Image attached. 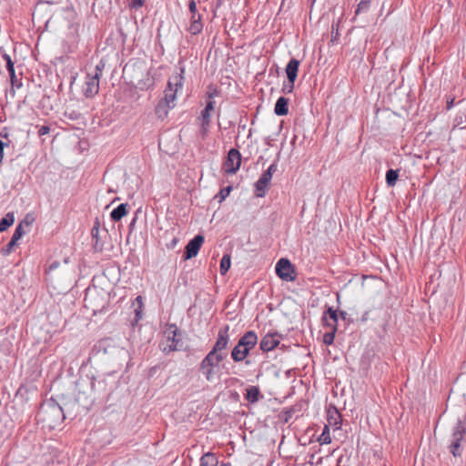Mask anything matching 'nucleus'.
I'll return each instance as SVG.
<instances>
[{"mask_svg":"<svg viewBox=\"0 0 466 466\" xmlns=\"http://www.w3.org/2000/svg\"><path fill=\"white\" fill-rule=\"evenodd\" d=\"M60 407L64 410L65 415L66 414H73L76 413V408L79 407L78 402L76 401V398L73 400L71 398H67L65 396H62L60 399Z\"/></svg>","mask_w":466,"mask_h":466,"instance_id":"nucleus-20","label":"nucleus"},{"mask_svg":"<svg viewBox=\"0 0 466 466\" xmlns=\"http://www.w3.org/2000/svg\"><path fill=\"white\" fill-rule=\"evenodd\" d=\"M97 74H87L83 88L86 97H94L99 91V81Z\"/></svg>","mask_w":466,"mask_h":466,"instance_id":"nucleus-13","label":"nucleus"},{"mask_svg":"<svg viewBox=\"0 0 466 466\" xmlns=\"http://www.w3.org/2000/svg\"><path fill=\"white\" fill-rule=\"evenodd\" d=\"M172 134L170 131H166L160 135L158 140L159 149L168 156L175 153V147L172 145Z\"/></svg>","mask_w":466,"mask_h":466,"instance_id":"nucleus-18","label":"nucleus"},{"mask_svg":"<svg viewBox=\"0 0 466 466\" xmlns=\"http://www.w3.org/2000/svg\"><path fill=\"white\" fill-rule=\"evenodd\" d=\"M105 67V63L100 61L95 67V72L93 74H97L98 78L100 79L102 76L103 69Z\"/></svg>","mask_w":466,"mask_h":466,"instance_id":"nucleus-39","label":"nucleus"},{"mask_svg":"<svg viewBox=\"0 0 466 466\" xmlns=\"http://www.w3.org/2000/svg\"><path fill=\"white\" fill-rule=\"evenodd\" d=\"M319 442L320 444H329L331 442V437L329 433V428L328 425L324 426V429L322 431V433L319 437Z\"/></svg>","mask_w":466,"mask_h":466,"instance_id":"nucleus-31","label":"nucleus"},{"mask_svg":"<svg viewBox=\"0 0 466 466\" xmlns=\"http://www.w3.org/2000/svg\"><path fill=\"white\" fill-rule=\"evenodd\" d=\"M299 64V61L295 58L290 59L289 62L288 63L286 66V74L289 82L295 83L298 76Z\"/></svg>","mask_w":466,"mask_h":466,"instance_id":"nucleus-21","label":"nucleus"},{"mask_svg":"<svg viewBox=\"0 0 466 466\" xmlns=\"http://www.w3.org/2000/svg\"><path fill=\"white\" fill-rule=\"evenodd\" d=\"M180 71H181V74H180V79H183L184 76H183V74H184V68L183 67H180Z\"/></svg>","mask_w":466,"mask_h":466,"instance_id":"nucleus-49","label":"nucleus"},{"mask_svg":"<svg viewBox=\"0 0 466 466\" xmlns=\"http://www.w3.org/2000/svg\"><path fill=\"white\" fill-rule=\"evenodd\" d=\"M173 325L164 331L163 339L159 343L160 350L165 353H169L175 350V329Z\"/></svg>","mask_w":466,"mask_h":466,"instance_id":"nucleus-14","label":"nucleus"},{"mask_svg":"<svg viewBox=\"0 0 466 466\" xmlns=\"http://www.w3.org/2000/svg\"><path fill=\"white\" fill-rule=\"evenodd\" d=\"M176 86H177V93L178 92V88H180L182 86V83H177L176 84Z\"/></svg>","mask_w":466,"mask_h":466,"instance_id":"nucleus-48","label":"nucleus"},{"mask_svg":"<svg viewBox=\"0 0 466 466\" xmlns=\"http://www.w3.org/2000/svg\"><path fill=\"white\" fill-rule=\"evenodd\" d=\"M153 85H154V78L149 74H147L144 78L140 79L137 82V86L140 90H147L150 87H152Z\"/></svg>","mask_w":466,"mask_h":466,"instance_id":"nucleus-29","label":"nucleus"},{"mask_svg":"<svg viewBox=\"0 0 466 466\" xmlns=\"http://www.w3.org/2000/svg\"><path fill=\"white\" fill-rule=\"evenodd\" d=\"M92 246L96 252H101L104 248V241L100 237L99 222L96 220L91 229Z\"/></svg>","mask_w":466,"mask_h":466,"instance_id":"nucleus-19","label":"nucleus"},{"mask_svg":"<svg viewBox=\"0 0 466 466\" xmlns=\"http://www.w3.org/2000/svg\"><path fill=\"white\" fill-rule=\"evenodd\" d=\"M188 8L191 13H197V4L194 0H191L188 5Z\"/></svg>","mask_w":466,"mask_h":466,"instance_id":"nucleus-41","label":"nucleus"},{"mask_svg":"<svg viewBox=\"0 0 466 466\" xmlns=\"http://www.w3.org/2000/svg\"><path fill=\"white\" fill-rule=\"evenodd\" d=\"M258 343V336L254 331L246 332L238 340V344L231 351V358L235 362L243 361L250 350Z\"/></svg>","mask_w":466,"mask_h":466,"instance_id":"nucleus-3","label":"nucleus"},{"mask_svg":"<svg viewBox=\"0 0 466 466\" xmlns=\"http://www.w3.org/2000/svg\"><path fill=\"white\" fill-rule=\"evenodd\" d=\"M280 339L277 332L266 334L260 340V350L265 352L273 350L280 343Z\"/></svg>","mask_w":466,"mask_h":466,"instance_id":"nucleus-15","label":"nucleus"},{"mask_svg":"<svg viewBox=\"0 0 466 466\" xmlns=\"http://www.w3.org/2000/svg\"><path fill=\"white\" fill-rule=\"evenodd\" d=\"M200 19H201V17H200L199 14L191 13V18H190L191 23L189 25V31L191 34L197 35L202 30L203 25H202Z\"/></svg>","mask_w":466,"mask_h":466,"instance_id":"nucleus-25","label":"nucleus"},{"mask_svg":"<svg viewBox=\"0 0 466 466\" xmlns=\"http://www.w3.org/2000/svg\"><path fill=\"white\" fill-rule=\"evenodd\" d=\"M15 245L16 242L11 238L9 243L3 248V254L9 255L13 251V248Z\"/></svg>","mask_w":466,"mask_h":466,"instance_id":"nucleus-38","label":"nucleus"},{"mask_svg":"<svg viewBox=\"0 0 466 466\" xmlns=\"http://www.w3.org/2000/svg\"><path fill=\"white\" fill-rule=\"evenodd\" d=\"M165 219L158 220V239L161 245L172 249L175 247V212L167 208Z\"/></svg>","mask_w":466,"mask_h":466,"instance_id":"nucleus-2","label":"nucleus"},{"mask_svg":"<svg viewBox=\"0 0 466 466\" xmlns=\"http://www.w3.org/2000/svg\"><path fill=\"white\" fill-rule=\"evenodd\" d=\"M226 357L225 353H218L210 350L201 361L200 369L208 380L214 376V368L217 367Z\"/></svg>","mask_w":466,"mask_h":466,"instance_id":"nucleus-5","label":"nucleus"},{"mask_svg":"<svg viewBox=\"0 0 466 466\" xmlns=\"http://www.w3.org/2000/svg\"><path fill=\"white\" fill-rule=\"evenodd\" d=\"M276 274L279 279L286 281L295 279V270L288 258H280L276 264Z\"/></svg>","mask_w":466,"mask_h":466,"instance_id":"nucleus-10","label":"nucleus"},{"mask_svg":"<svg viewBox=\"0 0 466 466\" xmlns=\"http://www.w3.org/2000/svg\"><path fill=\"white\" fill-rule=\"evenodd\" d=\"M339 317H340L341 319H346V317H347V313H346L345 311H341V312L339 313Z\"/></svg>","mask_w":466,"mask_h":466,"instance_id":"nucleus-45","label":"nucleus"},{"mask_svg":"<svg viewBox=\"0 0 466 466\" xmlns=\"http://www.w3.org/2000/svg\"><path fill=\"white\" fill-rule=\"evenodd\" d=\"M228 331L229 327L228 325L218 330L217 341L211 350L218 353H224L223 351L227 349L229 341Z\"/></svg>","mask_w":466,"mask_h":466,"instance_id":"nucleus-16","label":"nucleus"},{"mask_svg":"<svg viewBox=\"0 0 466 466\" xmlns=\"http://www.w3.org/2000/svg\"><path fill=\"white\" fill-rule=\"evenodd\" d=\"M398 172L394 169H389L386 173V182L389 187H393L398 179Z\"/></svg>","mask_w":466,"mask_h":466,"instance_id":"nucleus-30","label":"nucleus"},{"mask_svg":"<svg viewBox=\"0 0 466 466\" xmlns=\"http://www.w3.org/2000/svg\"><path fill=\"white\" fill-rule=\"evenodd\" d=\"M277 168L276 164H271L268 168L263 172L255 186L257 197L262 198L266 195L268 187L272 179L273 174L277 171Z\"/></svg>","mask_w":466,"mask_h":466,"instance_id":"nucleus-8","label":"nucleus"},{"mask_svg":"<svg viewBox=\"0 0 466 466\" xmlns=\"http://www.w3.org/2000/svg\"><path fill=\"white\" fill-rule=\"evenodd\" d=\"M175 101V91L172 88V82H167V87L165 90V96L161 99L156 106V115L160 119H165L167 116L168 110L173 107L170 104Z\"/></svg>","mask_w":466,"mask_h":466,"instance_id":"nucleus-6","label":"nucleus"},{"mask_svg":"<svg viewBox=\"0 0 466 466\" xmlns=\"http://www.w3.org/2000/svg\"><path fill=\"white\" fill-rule=\"evenodd\" d=\"M215 110V102L209 100L205 108L201 111L200 115L197 117L196 122L198 126V133L202 139H205L209 131L211 116Z\"/></svg>","mask_w":466,"mask_h":466,"instance_id":"nucleus-4","label":"nucleus"},{"mask_svg":"<svg viewBox=\"0 0 466 466\" xmlns=\"http://www.w3.org/2000/svg\"><path fill=\"white\" fill-rule=\"evenodd\" d=\"M38 415L49 428H56L66 419L60 404L53 398L42 404Z\"/></svg>","mask_w":466,"mask_h":466,"instance_id":"nucleus-1","label":"nucleus"},{"mask_svg":"<svg viewBox=\"0 0 466 466\" xmlns=\"http://www.w3.org/2000/svg\"><path fill=\"white\" fill-rule=\"evenodd\" d=\"M218 459L214 453L207 452L200 458L199 466H218Z\"/></svg>","mask_w":466,"mask_h":466,"instance_id":"nucleus-26","label":"nucleus"},{"mask_svg":"<svg viewBox=\"0 0 466 466\" xmlns=\"http://www.w3.org/2000/svg\"><path fill=\"white\" fill-rule=\"evenodd\" d=\"M464 434L465 428L461 422L459 421L453 429L452 440L450 445L451 452L454 457H460L461 455L462 448L461 443L463 441Z\"/></svg>","mask_w":466,"mask_h":466,"instance_id":"nucleus-9","label":"nucleus"},{"mask_svg":"<svg viewBox=\"0 0 466 466\" xmlns=\"http://www.w3.org/2000/svg\"><path fill=\"white\" fill-rule=\"evenodd\" d=\"M274 112L278 116H286L289 113V99L280 96L275 105Z\"/></svg>","mask_w":466,"mask_h":466,"instance_id":"nucleus-22","label":"nucleus"},{"mask_svg":"<svg viewBox=\"0 0 466 466\" xmlns=\"http://www.w3.org/2000/svg\"><path fill=\"white\" fill-rule=\"evenodd\" d=\"M0 137H4V138H6L8 137V133L7 132H1L0 133Z\"/></svg>","mask_w":466,"mask_h":466,"instance_id":"nucleus-46","label":"nucleus"},{"mask_svg":"<svg viewBox=\"0 0 466 466\" xmlns=\"http://www.w3.org/2000/svg\"><path fill=\"white\" fill-rule=\"evenodd\" d=\"M230 191H231V187H224L217 195V198H218L219 201L221 202L224 199H226V198H228V196L229 195Z\"/></svg>","mask_w":466,"mask_h":466,"instance_id":"nucleus-37","label":"nucleus"},{"mask_svg":"<svg viewBox=\"0 0 466 466\" xmlns=\"http://www.w3.org/2000/svg\"><path fill=\"white\" fill-rule=\"evenodd\" d=\"M15 222L14 213L9 212L0 219V232L5 231L7 228L12 226Z\"/></svg>","mask_w":466,"mask_h":466,"instance_id":"nucleus-28","label":"nucleus"},{"mask_svg":"<svg viewBox=\"0 0 466 466\" xmlns=\"http://www.w3.org/2000/svg\"><path fill=\"white\" fill-rule=\"evenodd\" d=\"M241 164V155L238 150L231 148L223 164V169L226 173H236Z\"/></svg>","mask_w":466,"mask_h":466,"instance_id":"nucleus-11","label":"nucleus"},{"mask_svg":"<svg viewBox=\"0 0 466 466\" xmlns=\"http://www.w3.org/2000/svg\"><path fill=\"white\" fill-rule=\"evenodd\" d=\"M50 132V127L48 126H41L38 129V135L45 136Z\"/></svg>","mask_w":466,"mask_h":466,"instance_id":"nucleus-40","label":"nucleus"},{"mask_svg":"<svg viewBox=\"0 0 466 466\" xmlns=\"http://www.w3.org/2000/svg\"><path fill=\"white\" fill-rule=\"evenodd\" d=\"M339 315L337 310L332 308H329L323 316V321L325 325L330 328V332H327L323 336V342L326 345H330L334 341L335 332L337 331V323H338Z\"/></svg>","mask_w":466,"mask_h":466,"instance_id":"nucleus-7","label":"nucleus"},{"mask_svg":"<svg viewBox=\"0 0 466 466\" xmlns=\"http://www.w3.org/2000/svg\"><path fill=\"white\" fill-rule=\"evenodd\" d=\"M3 57L6 61V68L9 73L12 85L19 87L21 86V83H19V84L17 83V79H16L15 73V66L11 59V56L7 54H5Z\"/></svg>","mask_w":466,"mask_h":466,"instance_id":"nucleus-24","label":"nucleus"},{"mask_svg":"<svg viewBox=\"0 0 466 466\" xmlns=\"http://www.w3.org/2000/svg\"><path fill=\"white\" fill-rule=\"evenodd\" d=\"M76 401L78 402L83 408H87L91 403L89 392H90V384L87 382H77L76 385Z\"/></svg>","mask_w":466,"mask_h":466,"instance_id":"nucleus-12","label":"nucleus"},{"mask_svg":"<svg viewBox=\"0 0 466 466\" xmlns=\"http://www.w3.org/2000/svg\"><path fill=\"white\" fill-rule=\"evenodd\" d=\"M207 96H208V97L209 98V100H212V98H213V96H214V94H213V93L208 92V93L207 94Z\"/></svg>","mask_w":466,"mask_h":466,"instance_id":"nucleus-47","label":"nucleus"},{"mask_svg":"<svg viewBox=\"0 0 466 466\" xmlns=\"http://www.w3.org/2000/svg\"><path fill=\"white\" fill-rule=\"evenodd\" d=\"M370 0H361L358 5V8L356 10V15H359L362 11H367L370 8Z\"/></svg>","mask_w":466,"mask_h":466,"instance_id":"nucleus-35","label":"nucleus"},{"mask_svg":"<svg viewBox=\"0 0 466 466\" xmlns=\"http://www.w3.org/2000/svg\"><path fill=\"white\" fill-rule=\"evenodd\" d=\"M145 0H132V6L135 8L141 7Z\"/></svg>","mask_w":466,"mask_h":466,"instance_id":"nucleus-43","label":"nucleus"},{"mask_svg":"<svg viewBox=\"0 0 466 466\" xmlns=\"http://www.w3.org/2000/svg\"><path fill=\"white\" fill-rule=\"evenodd\" d=\"M231 265L230 256L229 255H224L220 260V273L221 275H225Z\"/></svg>","mask_w":466,"mask_h":466,"instance_id":"nucleus-32","label":"nucleus"},{"mask_svg":"<svg viewBox=\"0 0 466 466\" xmlns=\"http://www.w3.org/2000/svg\"><path fill=\"white\" fill-rule=\"evenodd\" d=\"M135 222H136V218H134V219L132 220V222L130 223V227H132L133 225H135Z\"/></svg>","mask_w":466,"mask_h":466,"instance_id":"nucleus-50","label":"nucleus"},{"mask_svg":"<svg viewBox=\"0 0 466 466\" xmlns=\"http://www.w3.org/2000/svg\"><path fill=\"white\" fill-rule=\"evenodd\" d=\"M59 267V262L58 261H54L52 262L50 265H49V268H48V271H52V270H55L56 268H57Z\"/></svg>","mask_w":466,"mask_h":466,"instance_id":"nucleus-44","label":"nucleus"},{"mask_svg":"<svg viewBox=\"0 0 466 466\" xmlns=\"http://www.w3.org/2000/svg\"><path fill=\"white\" fill-rule=\"evenodd\" d=\"M25 234V231L23 229V224L20 223L16 226L15 230L12 236V239L17 242Z\"/></svg>","mask_w":466,"mask_h":466,"instance_id":"nucleus-34","label":"nucleus"},{"mask_svg":"<svg viewBox=\"0 0 466 466\" xmlns=\"http://www.w3.org/2000/svg\"><path fill=\"white\" fill-rule=\"evenodd\" d=\"M293 88H294V83L289 82V85L284 86L283 91L285 93L289 94V93H291L293 91Z\"/></svg>","mask_w":466,"mask_h":466,"instance_id":"nucleus-42","label":"nucleus"},{"mask_svg":"<svg viewBox=\"0 0 466 466\" xmlns=\"http://www.w3.org/2000/svg\"><path fill=\"white\" fill-rule=\"evenodd\" d=\"M329 424H334L337 429L339 428V425H340V415L339 414L337 410H334L333 415H329Z\"/></svg>","mask_w":466,"mask_h":466,"instance_id":"nucleus-33","label":"nucleus"},{"mask_svg":"<svg viewBox=\"0 0 466 466\" xmlns=\"http://www.w3.org/2000/svg\"><path fill=\"white\" fill-rule=\"evenodd\" d=\"M127 205L125 203L120 204L116 208H114L110 214L111 219L113 221H119L125 215H127Z\"/></svg>","mask_w":466,"mask_h":466,"instance_id":"nucleus-27","label":"nucleus"},{"mask_svg":"<svg viewBox=\"0 0 466 466\" xmlns=\"http://www.w3.org/2000/svg\"><path fill=\"white\" fill-rule=\"evenodd\" d=\"M203 242L204 237L202 235H197L193 239H191L186 247L185 259L196 257Z\"/></svg>","mask_w":466,"mask_h":466,"instance_id":"nucleus-17","label":"nucleus"},{"mask_svg":"<svg viewBox=\"0 0 466 466\" xmlns=\"http://www.w3.org/2000/svg\"><path fill=\"white\" fill-rule=\"evenodd\" d=\"M262 398L260 390L257 386H249L246 389L245 399L250 403H256Z\"/></svg>","mask_w":466,"mask_h":466,"instance_id":"nucleus-23","label":"nucleus"},{"mask_svg":"<svg viewBox=\"0 0 466 466\" xmlns=\"http://www.w3.org/2000/svg\"><path fill=\"white\" fill-rule=\"evenodd\" d=\"M136 300L138 303V307L137 309H135L136 321H138L139 319H142V314H141L142 299L140 296H138V297H137Z\"/></svg>","mask_w":466,"mask_h":466,"instance_id":"nucleus-36","label":"nucleus"}]
</instances>
